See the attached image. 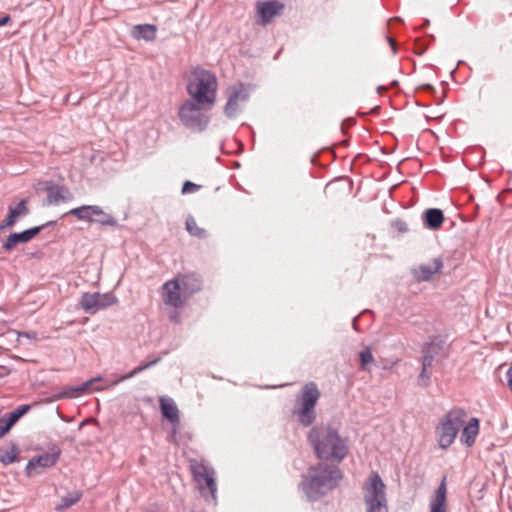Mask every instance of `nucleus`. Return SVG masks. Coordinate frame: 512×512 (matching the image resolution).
<instances>
[{
    "label": "nucleus",
    "instance_id": "nucleus-1",
    "mask_svg": "<svg viewBox=\"0 0 512 512\" xmlns=\"http://www.w3.org/2000/svg\"><path fill=\"white\" fill-rule=\"evenodd\" d=\"M342 477V471L337 465L318 463L302 475L299 488L309 501H317L335 489Z\"/></svg>",
    "mask_w": 512,
    "mask_h": 512
},
{
    "label": "nucleus",
    "instance_id": "nucleus-2",
    "mask_svg": "<svg viewBox=\"0 0 512 512\" xmlns=\"http://www.w3.org/2000/svg\"><path fill=\"white\" fill-rule=\"evenodd\" d=\"M307 440L312 446L317 458L341 462L349 453V447L345 438H342L338 430L329 424L313 426L307 435Z\"/></svg>",
    "mask_w": 512,
    "mask_h": 512
},
{
    "label": "nucleus",
    "instance_id": "nucleus-3",
    "mask_svg": "<svg viewBox=\"0 0 512 512\" xmlns=\"http://www.w3.org/2000/svg\"><path fill=\"white\" fill-rule=\"evenodd\" d=\"M320 396V390L312 381L306 383L298 392L292 413L302 427H310L315 422L316 405Z\"/></svg>",
    "mask_w": 512,
    "mask_h": 512
},
{
    "label": "nucleus",
    "instance_id": "nucleus-4",
    "mask_svg": "<svg viewBox=\"0 0 512 512\" xmlns=\"http://www.w3.org/2000/svg\"><path fill=\"white\" fill-rule=\"evenodd\" d=\"M193 79L187 84V92L198 104L212 105L216 100L217 79L214 73L203 68H195Z\"/></svg>",
    "mask_w": 512,
    "mask_h": 512
},
{
    "label": "nucleus",
    "instance_id": "nucleus-5",
    "mask_svg": "<svg viewBox=\"0 0 512 512\" xmlns=\"http://www.w3.org/2000/svg\"><path fill=\"white\" fill-rule=\"evenodd\" d=\"M466 417L467 413L463 408L454 407L440 419L435 428L440 448L447 449L453 444Z\"/></svg>",
    "mask_w": 512,
    "mask_h": 512
},
{
    "label": "nucleus",
    "instance_id": "nucleus-6",
    "mask_svg": "<svg viewBox=\"0 0 512 512\" xmlns=\"http://www.w3.org/2000/svg\"><path fill=\"white\" fill-rule=\"evenodd\" d=\"M202 105L196 101L187 100L179 107L178 117L180 122L192 132H203L209 125L211 116L203 111Z\"/></svg>",
    "mask_w": 512,
    "mask_h": 512
},
{
    "label": "nucleus",
    "instance_id": "nucleus-7",
    "mask_svg": "<svg viewBox=\"0 0 512 512\" xmlns=\"http://www.w3.org/2000/svg\"><path fill=\"white\" fill-rule=\"evenodd\" d=\"M386 485L378 473H372L370 485L366 488L364 501L367 512H388Z\"/></svg>",
    "mask_w": 512,
    "mask_h": 512
},
{
    "label": "nucleus",
    "instance_id": "nucleus-8",
    "mask_svg": "<svg viewBox=\"0 0 512 512\" xmlns=\"http://www.w3.org/2000/svg\"><path fill=\"white\" fill-rule=\"evenodd\" d=\"M227 102L224 106V114L232 119L235 118L240 109V103L247 102L249 100V90L244 83H236L227 89Z\"/></svg>",
    "mask_w": 512,
    "mask_h": 512
},
{
    "label": "nucleus",
    "instance_id": "nucleus-9",
    "mask_svg": "<svg viewBox=\"0 0 512 512\" xmlns=\"http://www.w3.org/2000/svg\"><path fill=\"white\" fill-rule=\"evenodd\" d=\"M56 224V220H50L42 225L34 226L21 232L11 233L3 243L2 248L4 252H11L17 245L31 241L45 228L55 226Z\"/></svg>",
    "mask_w": 512,
    "mask_h": 512
},
{
    "label": "nucleus",
    "instance_id": "nucleus-10",
    "mask_svg": "<svg viewBox=\"0 0 512 512\" xmlns=\"http://www.w3.org/2000/svg\"><path fill=\"white\" fill-rule=\"evenodd\" d=\"M61 455V449L58 445L53 444L49 451L32 457L25 468L28 477L34 475L36 468H50L56 465Z\"/></svg>",
    "mask_w": 512,
    "mask_h": 512
},
{
    "label": "nucleus",
    "instance_id": "nucleus-11",
    "mask_svg": "<svg viewBox=\"0 0 512 512\" xmlns=\"http://www.w3.org/2000/svg\"><path fill=\"white\" fill-rule=\"evenodd\" d=\"M38 189L46 191L47 205H58L60 202H70L74 198L72 192L68 187L64 185L55 184L53 181L39 182Z\"/></svg>",
    "mask_w": 512,
    "mask_h": 512
},
{
    "label": "nucleus",
    "instance_id": "nucleus-12",
    "mask_svg": "<svg viewBox=\"0 0 512 512\" xmlns=\"http://www.w3.org/2000/svg\"><path fill=\"white\" fill-rule=\"evenodd\" d=\"M163 300L168 306L175 309L181 308L186 303L188 297L184 294L179 279H172L163 285Z\"/></svg>",
    "mask_w": 512,
    "mask_h": 512
},
{
    "label": "nucleus",
    "instance_id": "nucleus-13",
    "mask_svg": "<svg viewBox=\"0 0 512 512\" xmlns=\"http://www.w3.org/2000/svg\"><path fill=\"white\" fill-rule=\"evenodd\" d=\"M160 410L163 418L167 419L172 424V434L169 441H174L175 435L178 432L180 423L179 410L175 402L171 398H160Z\"/></svg>",
    "mask_w": 512,
    "mask_h": 512
},
{
    "label": "nucleus",
    "instance_id": "nucleus-14",
    "mask_svg": "<svg viewBox=\"0 0 512 512\" xmlns=\"http://www.w3.org/2000/svg\"><path fill=\"white\" fill-rule=\"evenodd\" d=\"M284 7L283 3L276 0L257 2L256 8L260 23L264 26L267 25L275 16L282 13Z\"/></svg>",
    "mask_w": 512,
    "mask_h": 512
},
{
    "label": "nucleus",
    "instance_id": "nucleus-15",
    "mask_svg": "<svg viewBox=\"0 0 512 512\" xmlns=\"http://www.w3.org/2000/svg\"><path fill=\"white\" fill-rule=\"evenodd\" d=\"M443 262L441 258H434L432 263L421 264L412 270V274L417 281L426 282L441 271Z\"/></svg>",
    "mask_w": 512,
    "mask_h": 512
},
{
    "label": "nucleus",
    "instance_id": "nucleus-16",
    "mask_svg": "<svg viewBox=\"0 0 512 512\" xmlns=\"http://www.w3.org/2000/svg\"><path fill=\"white\" fill-rule=\"evenodd\" d=\"M30 409V404H23L15 408L13 411L6 413L4 416H2L3 425L0 429V436H5L12 429V427L20 420V418L30 411Z\"/></svg>",
    "mask_w": 512,
    "mask_h": 512
},
{
    "label": "nucleus",
    "instance_id": "nucleus-17",
    "mask_svg": "<svg viewBox=\"0 0 512 512\" xmlns=\"http://www.w3.org/2000/svg\"><path fill=\"white\" fill-rule=\"evenodd\" d=\"M176 279H179L182 290L188 298L202 289V278L197 273L179 275Z\"/></svg>",
    "mask_w": 512,
    "mask_h": 512
},
{
    "label": "nucleus",
    "instance_id": "nucleus-18",
    "mask_svg": "<svg viewBox=\"0 0 512 512\" xmlns=\"http://www.w3.org/2000/svg\"><path fill=\"white\" fill-rule=\"evenodd\" d=\"M447 477L444 475L430 502V512H447Z\"/></svg>",
    "mask_w": 512,
    "mask_h": 512
},
{
    "label": "nucleus",
    "instance_id": "nucleus-19",
    "mask_svg": "<svg viewBox=\"0 0 512 512\" xmlns=\"http://www.w3.org/2000/svg\"><path fill=\"white\" fill-rule=\"evenodd\" d=\"M444 213L439 208H428L422 213L424 226L430 230H438L444 222Z\"/></svg>",
    "mask_w": 512,
    "mask_h": 512
},
{
    "label": "nucleus",
    "instance_id": "nucleus-20",
    "mask_svg": "<svg viewBox=\"0 0 512 512\" xmlns=\"http://www.w3.org/2000/svg\"><path fill=\"white\" fill-rule=\"evenodd\" d=\"M157 27L154 24H138L132 28L131 35L136 40L153 41L156 38Z\"/></svg>",
    "mask_w": 512,
    "mask_h": 512
},
{
    "label": "nucleus",
    "instance_id": "nucleus-21",
    "mask_svg": "<svg viewBox=\"0 0 512 512\" xmlns=\"http://www.w3.org/2000/svg\"><path fill=\"white\" fill-rule=\"evenodd\" d=\"M479 433V419L471 418L469 422L464 426L461 433V441L468 447L474 445L476 437Z\"/></svg>",
    "mask_w": 512,
    "mask_h": 512
},
{
    "label": "nucleus",
    "instance_id": "nucleus-22",
    "mask_svg": "<svg viewBox=\"0 0 512 512\" xmlns=\"http://www.w3.org/2000/svg\"><path fill=\"white\" fill-rule=\"evenodd\" d=\"M98 297H99L98 292H95V293L85 292L82 294V296L80 298L79 305L85 313L93 315L100 310L99 302L97 301Z\"/></svg>",
    "mask_w": 512,
    "mask_h": 512
},
{
    "label": "nucleus",
    "instance_id": "nucleus-23",
    "mask_svg": "<svg viewBox=\"0 0 512 512\" xmlns=\"http://www.w3.org/2000/svg\"><path fill=\"white\" fill-rule=\"evenodd\" d=\"M95 211L98 212L97 205H83L69 210L63 215V217L67 215H72L76 217L78 220L93 222V216Z\"/></svg>",
    "mask_w": 512,
    "mask_h": 512
},
{
    "label": "nucleus",
    "instance_id": "nucleus-24",
    "mask_svg": "<svg viewBox=\"0 0 512 512\" xmlns=\"http://www.w3.org/2000/svg\"><path fill=\"white\" fill-rule=\"evenodd\" d=\"M100 380H101V378L97 377V378H93V379L87 380L81 386L70 387L67 390H64L63 392H61L59 397L60 398L76 397L80 393L87 391L92 386V384L94 382H97V381H100Z\"/></svg>",
    "mask_w": 512,
    "mask_h": 512
},
{
    "label": "nucleus",
    "instance_id": "nucleus-25",
    "mask_svg": "<svg viewBox=\"0 0 512 512\" xmlns=\"http://www.w3.org/2000/svg\"><path fill=\"white\" fill-rule=\"evenodd\" d=\"M8 213L12 215L17 221L26 217L30 213V209L28 207V199H22L14 206L9 205Z\"/></svg>",
    "mask_w": 512,
    "mask_h": 512
},
{
    "label": "nucleus",
    "instance_id": "nucleus-26",
    "mask_svg": "<svg viewBox=\"0 0 512 512\" xmlns=\"http://www.w3.org/2000/svg\"><path fill=\"white\" fill-rule=\"evenodd\" d=\"M20 454V450L15 443H12L10 450L0 449V463L4 466H8L15 462Z\"/></svg>",
    "mask_w": 512,
    "mask_h": 512
},
{
    "label": "nucleus",
    "instance_id": "nucleus-27",
    "mask_svg": "<svg viewBox=\"0 0 512 512\" xmlns=\"http://www.w3.org/2000/svg\"><path fill=\"white\" fill-rule=\"evenodd\" d=\"M93 222L100 224L102 226L110 227H116L118 225L116 218L113 217L111 214L103 211L100 206H98V212L95 211L94 213Z\"/></svg>",
    "mask_w": 512,
    "mask_h": 512
},
{
    "label": "nucleus",
    "instance_id": "nucleus-28",
    "mask_svg": "<svg viewBox=\"0 0 512 512\" xmlns=\"http://www.w3.org/2000/svg\"><path fill=\"white\" fill-rule=\"evenodd\" d=\"M81 497V491H73L71 493H68L66 496L61 498V501L59 504H57L55 510L58 512H62L63 510L76 504L81 499Z\"/></svg>",
    "mask_w": 512,
    "mask_h": 512
},
{
    "label": "nucleus",
    "instance_id": "nucleus-29",
    "mask_svg": "<svg viewBox=\"0 0 512 512\" xmlns=\"http://www.w3.org/2000/svg\"><path fill=\"white\" fill-rule=\"evenodd\" d=\"M187 232L196 238L205 239L208 236L207 231L197 225L195 219L192 216H188L185 222Z\"/></svg>",
    "mask_w": 512,
    "mask_h": 512
},
{
    "label": "nucleus",
    "instance_id": "nucleus-30",
    "mask_svg": "<svg viewBox=\"0 0 512 512\" xmlns=\"http://www.w3.org/2000/svg\"><path fill=\"white\" fill-rule=\"evenodd\" d=\"M360 367L364 371H369L368 365L374 362L372 351L369 347L364 348L359 353Z\"/></svg>",
    "mask_w": 512,
    "mask_h": 512
},
{
    "label": "nucleus",
    "instance_id": "nucleus-31",
    "mask_svg": "<svg viewBox=\"0 0 512 512\" xmlns=\"http://www.w3.org/2000/svg\"><path fill=\"white\" fill-rule=\"evenodd\" d=\"M159 361H160V358H156V359H154V360H152V361H150L148 363L139 365V366L135 367L131 372H129L128 374L123 376L119 381H124V380L130 379V378L136 376L137 374H139L140 372H142V371H144V370L154 366Z\"/></svg>",
    "mask_w": 512,
    "mask_h": 512
},
{
    "label": "nucleus",
    "instance_id": "nucleus-32",
    "mask_svg": "<svg viewBox=\"0 0 512 512\" xmlns=\"http://www.w3.org/2000/svg\"><path fill=\"white\" fill-rule=\"evenodd\" d=\"M97 301L99 302V308L101 310V309H105V308L117 303L118 299L112 293H105V294L99 293V297L97 298Z\"/></svg>",
    "mask_w": 512,
    "mask_h": 512
},
{
    "label": "nucleus",
    "instance_id": "nucleus-33",
    "mask_svg": "<svg viewBox=\"0 0 512 512\" xmlns=\"http://www.w3.org/2000/svg\"><path fill=\"white\" fill-rule=\"evenodd\" d=\"M429 367L422 366V369L417 377V385L426 388L430 385L431 372Z\"/></svg>",
    "mask_w": 512,
    "mask_h": 512
},
{
    "label": "nucleus",
    "instance_id": "nucleus-34",
    "mask_svg": "<svg viewBox=\"0 0 512 512\" xmlns=\"http://www.w3.org/2000/svg\"><path fill=\"white\" fill-rule=\"evenodd\" d=\"M202 481L205 482L206 487L208 488L212 498L215 499L217 485H216L215 479L213 477V471H211V472L209 471L207 474H205L204 477L202 478Z\"/></svg>",
    "mask_w": 512,
    "mask_h": 512
},
{
    "label": "nucleus",
    "instance_id": "nucleus-35",
    "mask_svg": "<svg viewBox=\"0 0 512 512\" xmlns=\"http://www.w3.org/2000/svg\"><path fill=\"white\" fill-rule=\"evenodd\" d=\"M191 471H192L194 479L199 484H201L202 478L204 477L205 474H207L209 472V469L206 465L200 464V465H192Z\"/></svg>",
    "mask_w": 512,
    "mask_h": 512
},
{
    "label": "nucleus",
    "instance_id": "nucleus-36",
    "mask_svg": "<svg viewBox=\"0 0 512 512\" xmlns=\"http://www.w3.org/2000/svg\"><path fill=\"white\" fill-rule=\"evenodd\" d=\"M422 366L431 368L434 361V354L429 350L428 347H424L422 350Z\"/></svg>",
    "mask_w": 512,
    "mask_h": 512
},
{
    "label": "nucleus",
    "instance_id": "nucleus-37",
    "mask_svg": "<svg viewBox=\"0 0 512 512\" xmlns=\"http://www.w3.org/2000/svg\"><path fill=\"white\" fill-rule=\"evenodd\" d=\"M200 185L195 184L189 180L185 181L182 186V194L194 193L200 189Z\"/></svg>",
    "mask_w": 512,
    "mask_h": 512
},
{
    "label": "nucleus",
    "instance_id": "nucleus-38",
    "mask_svg": "<svg viewBox=\"0 0 512 512\" xmlns=\"http://www.w3.org/2000/svg\"><path fill=\"white\" fill-rule=\"evenodd\" d=\"M16 222L17 220L8 213L6 218L0 223V230L11 228L16 224Z\"/></svg>",
    "mask_w": 512,
    "mask_h": 512
},
{
    "label": "nucleus",
    "instance_id": "nucleus-39",
    "mask_svg": "<svg viewBox=\"0 0 512 512\" xmlns=\"http://www.w3.org/2000/svg\"><path fill=\"white\" fill-rule=\"evenodd\" d=\"M392 227L395 228L400 233H406L409 230L407 223L401 219L393 221Z\"/></svg>",
    "mask_w": 512,
    "mask_h": 512
},
{
    "label": "nucleus",
    "instance_id": "nucleus-40",
    "mask_svg": "<svg viewBox=\"0 0 512 512\" xmlns=\"http://www.w3.org/2000/svg\"><path fill=\"white\" fill-rule=\"evenodd\" d=\"M426 49H427V45L425 43H423L422 40L417 39L415 41L414 51L416 54L422 55L426 51Z\"/></svg>",
    "mask_w": 512,
    "mask_h": 512
},
{
    "label": "nucleus",
    "instance_id": "nucleus-41",
    "mask_svg": "<svg viewBox=\"0 0 512 512\" xmlns=\"http://www.w3.org/2000/svg\"><path fill=\"white\" fill-rule=\"evenodd\" d=\"M502 94H503V87H502V86H500V85H497V86H495V87L490 91L489 97H490L491 99H495V98L500 97Z\"/></svg>",
    "mask_w": 512,
    "mask_h": 512
},
{
    "label": "nucleus",
    "instance_id": "nucleus-42",
    "mask_svg": "<svg viewBox=\"0 0 512 512\" xmlns=\"http://www.w3.org/2000/svg\"><path fill=\"white\" fill-rule=\"evenodd\" d=\"M506 378H507V385L512 392V365L509 367V369L506 373Z\"/></svg>",
    "mask_w": 512,
    "mask_h": 512
},
{
    "label": "nucleus",
    "instance_id": "nucleus-43",
    "mask_svg": "<svg viewBox=\"0 0 512 512\" xmlns=\"http://www.w3.org/2000/svg\"><path fill=\"white\" fill-rule=\"evenodd\" d=\"M11 21L10 15L6 14L0 17V26L6 25Z\"/></svg>",
    "mask_w": 512,
    "mask_h": 512
},
{
    "label": "nucleus",
    "instance_id": "nucleus-44",
    "mask_svg": "<svg viewBox=\"0 0 512 512\" xmlns=\"http://www.w3.org/2000/svg\"><path fill=\"white\" fill-rule=\"evenodd\" d=\"M420 89L426 92H435V88L431 84H423L420 86Z\"/></svg>",
    "mask_w": 512,
    "mask_h": 512
},
{
    "label": "nucleus",
    "instance_id": "nucleus-45",
    "mask_svg": "<svg viewBox=\"0 0 512 512\" xmlns=\"http://www.w3.org/2000/svg\"><path fill=\"white\" fill-rule=\"evenodd\" d=\"M388 40H389V43H390V46H391L393 52L396 53L397 49H396V42H395V40H393L391 38H388Z\"/></svg>",
    "mask_w": 512,
    "mask_h": 512
},
{
    "label": "nucleus",
    "instance_id": "nucleus-46",
    "mask_svg": "<svg viewBox=\"0 0 512 512\" xmlns=\"http://www.w3.org/2000/svg\"><path fill=\"white\" fill-rule=\"evenodd\" d=\"M170 320L171 321H174V322H178L179 320V316L176 312H174L173 314L170 315Z\"/></svg>",
    "mask_w": 512,
    "mask_h": 512
},
{
    "label": "nucleus",
    "instance_id": "nucleus-47",
    "mask_svg": "<svg viewBox=\"0 0 512 512\" xmlns=\"http://www.w3.org/2000/svg\"><path fill=\"white\" fill-rule=\"evenodd\" d=\"M379 110H380V106H376V107H374V108L371 110V112H372L373 114H377V113L379 112Z\"/></svg>",
    "mask_w": 512,
    "mask_h": 512
},
{
    "label": "nucleus",
    "instance_id": "nucleus-48",
    "mask_svg": "<svg viewBox=\"0 0 512 512\" xmlns=\"http://www.w3.org/2000/svg\"><path fill=\"white\" fill-rule=\"evenodd\" d=\"M377 90H378V93H380V94H381V92H382V91H385V90H386V87H384V86H379V87L377 88Z\"/></svg>",
    "mask_w": 512,
    "mask_h": 512
},
{
    "label": "nucleus",
    "instance_id": "nucleus-49",
    "mask_svg": "<svg viewBox=\"0 0 512 512\" xmlns=\"http://www.w3.org/2000/svg\"><path fill=\"white\" fill-rule=\"evenodd\" d=\"M345 122H347V125H353V120H346Z\"/></svg>",
    "mask_w": 512,
    "mask_h": 512
},
{
    "label": "nucleus",
    "instance_id": "nucleus-50",
    "mask_svg": "<svg viewBox=\"0 0 512 512\" xmlns=\"http://www.w3.org/2000/svg\"><path fill=\"white\" fill-rule=\"evenodd\" d=\"M345 122H347V125H353V120H346Z\"/></svg>",
    "mask_w": 512,
    "mask_h": 512
},
{
    "label": "nucleus",
    "instance_id": "nucleus-51",
    "mask_svg": "<svg viewBox=\"0 0 512 512\" xmlns=\"http://www.w3.org/2000/svg\"><path fill=\"white\" fill-rule=\"evenodd\" d=\"M428 25H429V20H425L424 26H428Z\"/></svg>",
    "mask_w": 512,
    "mask_h": 512
},
{
    "label": "nucleus",
    "instance_id": "nucleus-52",
    "mask_svg": "<svg viewBox=\"0 0 512 512\" xmlns=\"http://www.w3.org/2000/svg\"><path fill=\"white\" fill-rule=\"evenodd\" d=\"M356 318L353 320V325L355 326L356 325Z\"/></svg>",
    "mask_w": 512,
    "mask_h": 512
},
{
    "label": "nucleus",
    "instance_id": "nucleus-53",
    "mask_svg": "<svg viewBox=\"0 0 512 512\" xmlns=\"http://www.w3.org/2000/svg\"><path fill=\"white\" fill-rule=\"evenodd\" d=\"M3 377H4V374H1V373H0V378H3Z\"/></svg>",
    "mask_w": 512,
    "mask_h": 512
}]
</instances>
